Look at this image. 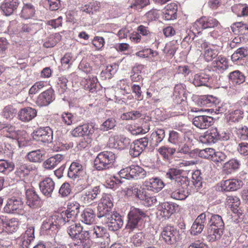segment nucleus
<instances>
[{
    "mask_svg": "<svg viewBox=\"0 0 248 248\" xmlns=\"http://www.w3.org/2000/svg\"><path fill=\"white\" fill-rule=\"evenodd\" d=\"M16 113V110L12 106L8 105L4 107L2 115L7 119L13 118Z\"/></svg>",
    "mask_w": 248,
    "mask_h": 248,
    "instance_id": "59",
    "label": "nucleus"
},
{
    "mask_svg": "<svg viewBox=\"0 0 248 248\" xmlns=\"http://www.w3.org/2000/svg\"><path fill=\"white\" fill-rule=\"evenodd\" d=\"M130 140L122 136H114L109 138L108 145L111 148L124 150L130 145Z\"/></svg>",
    "mask_w": 248,
    "mask_h": 248,
    "instance_id": "8",
    "label": "nucleus"
},
{
    "mask_svg": "<svg viewBox=\"0 0 248 248\" xmlns=\"http://www.w3.org/2000/svg\"><path fill=\"white\" fill-rule=\"evenodd\" d=\"M64 159V155L57 154L45 161L43 163V166L46 169H52L63 161Z\"/></svg>",
    "mask_w": 248,
    "mask_h": 248,
    "instance_id": "29",
    "label": "nucleus"
},
{
    "mask_svg": "<svg viewBox=\"0 0 248 248\" xmlns=\"http://www.w3.org/2000/svg\"><path fill=\"white\" fill-rule=\"evenodd\" d=\"M213 64L215 67L223 70H226L229 67L227 59L221 56H219L217 60L213 62Z\"/></svg>",
    "mask_w": 248,
    "mask_h": 248,
    "instance_id": "57",
    "label": "nucleus"
},
{
    "mask_svg": "<svg viewBox=\"0 0 248 248\" xmlns=\"http://www.w3.org/2000/svg\"><path fill=\"white\" fill-rule=\"evenodd\" d=\"M4 210L7 213L22 214L24 211L23 202L20 199L12 198L7 201Z\"/></svg>",
    "mask_w": 248,
    "mask_h": 248,
    "instance_id": "9",
    "label": "nucleus"
},
{
    "mask_svg": "<svg viewBox=\"0 0 248 248\" xmlns=\"http://www.w3.org/2000/svg\"><path fill=\"white\" fill-rule=\"evenodd\" d=\"M240 204L239 198L237 196H228L226 198V205L232 211H237V208Z\"/></svg>",
    "mask_w": 248,
    "mask_h": 248,
    "instance_id": "48",
    "label": "nucleus"
},
{
    "mask_svg": "<svg viewBox=\"0 0 248 248\" xmlns=\"http://www.w3.org/2000/svg\"><path fill=\"white\" fill-rule=\"evenodd\" d=\"M35 8V6L31 2L24 3L20 13L21 17L25 19L32 17L36 12Z\"/></svg>",
    "mask_w": 248,
    "mask_h": 248,
    "instance_id": "33",
    "label": "nucleus"
},
{
    "mask_svg": "<svg viewBox=\"0 0 248 248\" xmlns=\"http://www.w3.org/2000/svg\"><path fill=\"white\" fill-rule=\"evenodd\" d=\"M237 151L242 155L247 156L248 155V143L246 142H241L238 143L236 148Z\"/></svg>",
    "mask_w": 248,
    "mask_h": 248,
    "instance_id": "64",
    "label": "nucleus"
},
{
    "mask_svg": "<svg viewBox=\"0 0 248 248\" xmlns=\"http://www.w3.org/2000/svg\"><path fill=\"white\" fill-rule=\"evenodd\" d=\"M66 215L63 211L61 213H56L50 217L56 229L58 226L64 225L66 223H69L71 221Z\"/></svg>",
    "mask_w": 248,
    "mask_h": 248,
    "instance_id": "30",
    "label": "nucleus"
},
{
    "mask_svg": "<svg viewBox=\"0 0 248 248\" xmlns=\"http://www.w3.org/2000/svg\"><path fill=\"white\" fill-rule=\"evenodd\" d=\"M44 151L38 149L29 152L26 155V157L31 162L40 163L44 159Z\"/></svg>",
    "mask_w": 248,
    "mask_h": 248,
    "instance_id": "35",
    "label": "nucleus"
},
{
    "mask_svg": "<svg viewBox=\"0 0 248 248\" xmlns=\"http://www.w3.org/2000/svg\"><path fill=\"white\" fill-rule=\"evenodd\" d=\"M176 148L162 146L158 149V152L166 160H170L171 156L176 152Z\"/></svg>",
    "mask_w": 248,
    "mask_h": 248,
    "instance_id": "47",
    "label": "nucleus"
},
{
    "mask_svg": "<svg viewBox=\"0 0 248 248\" xmlns=\"http://www.w3.org/2000/svg\"><path fill=\"white\" fill-rule=\"evenodd\" d=\"M16 170L15 174L20 178H24L29 175L31 171L35 170L36 167L34 165L28 163H25L22 160H18L16 165Z\"/></svg>",
    "mask_w": 248,
    "mask_h": 248,
    "instance_id": "10",
    "label": "nucleus"
},
{
    "mask_svg": "<svg viewBox=\"0 0 248 248\" xmlns=\"http://www.w3.org/2000/svg\"><path fill=\"white\" fill-rule=\"evenodd\" d=\"M213 118L207 115L196 116L193 119V124L201 129L208 128L213 124Z\"/></svg>",
    "mask_w": 248,
    "mask_h": 248,
    "instance_id": "16",
    "label": "nucleus"
},
{
    "mask_svg": "<svg viewBox=\"0 0 248 248\" xmlns=\"http://www.w3.org/2000/svg\"><path fill=\"white\" fill-rule=\"evenodd\" d=\"M178 148L176 149V152L177 153L182 154L184 155L188 154L190 156L195 153L194 152L193 150H191V146L187 143H183L182 141L181 143L177 145Z\"/></svg>",
    "mask_w": 248,
    "mask_h": 248,
    "instance_id": "50",
    "label": "nucleus"
},
{
    "mask_svg": "<svg viewBox=\"0 0 248 248\" xmlns=\"http://www.w3.org/2000/svg\"><path fill=\"white\" fill-rule=\"evenodd\" d=\"M39 188L45 196L50 198L55 188V183L51 178H46L39 183Z\"/></svg>",
    "mask_w": 248,
    "mask_h": 248,
    "instance_id": "15",
    "label": "nucleus"
},
{
    "mask_svg": "<svg viewBox=\"0 0 248 248\" xmlns=\"http://www.w3.org/2000/svg\"><path fill=\"white\" fill-rule=\"evenodd\" d=\"M183 170L176 168H170L168 170L166 174V177L170 180H174L175 181L182 174Z\"/></svg>",
    "mask_w": 248,
    "mask_h": 248,
    "instance_id": "61",
    "label": "nucleus"
},
{
    "mask_svg": "<svg viewBox=\"0 0 248 248\" xmlns=\"http://www.w3.org/2000/svg\"><path fill=\"white\" fill-rule=\"evenodd\" d=\"M223 133H220L216 127H212L207 131L204 135L203 138L208 143H214L219 140H227L228 136H223ZM226 135V133H224Z\"/></svg>",
    "mask_w": 248,
    "mask_h": 248,
    "instance_id": "14",
    "label": "nucleus"
},
{
    "mask_svg": "<svg viewBox=\"0 0 248 248\" xmlns=\"http://www.w3.org/2000/svg\"><path fill=\"white\" fill-rule=\"evenodd\" d=\"M178 205L171 202H163L161 204L160 207L162 213L161 215L164 217H169L172 214L174 213L178 208Z\"/></svg>",
    "mask_w": 248,
    "mask_h": 248,
    "instance_id": "32",
    "label": "nucleus"
},
{
    "mask_svg": "<svg viewBox=\"0 0 248 248\" xmlns=\"http://www.w3.org/2000/svg\"><path fill=\"white\" fill-rule=\"evenodd\" d=\"M116 155L110 151H104L98 154L94 160V167L98 170L110 168L114 162Z\"/></svg>",
    "mask_w": 248,
    "mask_h": 248,
    "instance_id": "2",
    "label": "nucleus"
},
{
    "mask_svg": "<svg viewBox=\"0 0 248 248\" xmlns=\"http://www.w3.org/2000/svg\"><path fill=\"white\" fill-rule=\"evenodd\" d=\"M129 178H130V179H140L144 178L146 175V171L138 165H131L129 167Z\"/></svg>",
    "mask_w": 248,
    "mask_h": 248,
    "instance_id": "27",
    "label": "nucleus"
},
{
    "mask_svg": "<svg viewBox=\"0 0 248 248\" xmlns=\"http://www.w3.org/2000/svg\"><path fill=\"white\" fill-rule=\"evenodd\" d=\"M243 185L241 180L232 179L224 181L222 182L221 187L225 191H233L240 188Z\"/></svg>",
    "mask_w": 248,
    "mask_h": 248,
    "instance_id": "22",
    "label": "nucleus"
},
{
    "mask_svg": "<svg viewBox=\"0 0 248 248\" xmlns=\"http://www.w3.org/2000/svg\"><path fill=\"white\" fill-rule=\"evenodd\" d=\"M144 186L147 190L158 192L163 188L164 185L161 179L156 177L146 180L144 183Z\"/></svg>",
    "mask_w": 248,
    "mask_h": 248,
    "instance_id": "24",
    "label": "nucleus"
},
{
    "mask_svg": "<svg viewBox=\"0 0 248 248\" xmlns=\"http://www.w3.org/2000/svg\"><path fill=\"white\" fill-rule=\"evenodd\" d=\"M209 227L224 230V223L222 217L218 215H213L209 221Z\"/></svg>",
    "mask_w": 248,
    "mask_h": 248,
    "instance_id": "44",
    "label": "nucleus"
},
{
    "mask_svg": "<svg viewBox=\"0 0 248 248\" xmlns=\"http://www.w3.org/2000/svg\"><path fill=\"white\" fill-rule=\"evenodd\" d=\"M84 172L82 165L78 162H73L69 168L67 175L70 178L75 180L82 176Z\"/></svg>",
    "mask_w": 248,
    "mask_h": 248,
    "instance_id": "21",
    "label": "nucleus"
},
{
    "mask_svg": "<svg viewBox=\"0 0 248 248\" xmlns=\"http://www.w3.org/2000/svg\"><path fill=\"white\" fill-rule=\"evenodd\" d=\"M54 99V91L51 88H50L38 96L35 103L39 107L46 106L50 104Z\"/></svg>",
    "mask_w": 248,
    "mask_h": 248,
    "instance_id": "12",
    "label": "nucleus"
},
{
    "mask_svg": "<svg viewBox=\"0 0 248 248\" xmlns=\"http://www.w3.org/2000/svg\"><path fill=\"white\" fill-rule=\"evenodd\" d=\"M182 138L180 133L175 131H171L169 133L168 141L174 145H177L181 143Z\"/></svg>",
    "mask_w": 248,
    "mask_h": 248,
    "instance_id": "56",
    "label": "nucleus"
},
{
    "mask_svg": "<svg viewBox=\"0 0 248 248\" xmlns=\"http://www.w3.org/2000/svg\"><path fill=\"white\" fill-rule=\"evenodd\" d=\"M161 237L167 244H174L179 239V231L173 226H167L163 228L162 231Z\"/></svg>",
    "mask_w": 248,
    "mask_h": 248,
    "instance_id": "6",
    "label": "nucleus"
},
{
    "mask_svg": "<svg viewBox=\"0 0 248 248\" xmlns=\"http://www.w3.org/2000/svg\"><path fill=\"white\" fill-rule=\"evenodd\" d=\"M153 140H155V146H157L164 139L165 132L163 129H157L151 135Z\"/></svg>",
    "mask_w": 248,
    "mask_h": 248,
    "instance_id": "55",
    "label": "nucleus"
},
{
    "mask_svg": "<svg viewBox=\"0 0 248 248\" xmlns=\"http://www.w3.org/2000/svg\"><path fill=\"white\" fill-rule=\"evenodd\" d=\"M177 5L174 3L168 4L163 11V18L166 20H171L176 19Z\"/></svg>",
    "mask_w": 248,
    "mask_h": 248,
    "instance_id": "31",
    "label": "nucleus"
},
{
    "mask_svg": "<svg viewBox=\"0 0 248 248\" xmlns=\"http://www.w3.org/2000/svg\"><path fill=\"white\" fill-rule=\"evenodd\" d=\"M192 178L195 187L200 188L202 187V178L201 176L200 170H195L192 174Z\"/></svg>",
    "mask_w": 248,
    "mask_h": 248,
    "instance_id": "62",
    "label": "nucleus"
},
{
    "mask_svg": "<svg viewBox=\"0 0 248 248\" xmlns=\"http://www.w3.org/2000/svg\"><path fill=\"white\" fill-rule=\"evenodd\" d=\"M15 165L14 163L7 160L0 159V172L6 174L12 171Z\"/></svg>",
    "mask_w": 248,
    "mask_h": 248,
    "instance_id": "45",
    "label": "nucleus"
},
{
    "mask_svg": "<svg viewBox=\"0 0 248 248\" xmlns=\"http://www.w3.org/2000/svg\"><path fill=\"white\" fill-rule=\"evenodd\" d=\"M128 228L133 229L141 226L143 219L146 216L143 210L135 207H131L128 214Z\"/></svg>",
    "mask_w": 248,
    "mask_h": 248,
    "instance_id": "3",
    "label": "nucleus"
},
{
    "mask_svg": "<svg viewBox=\"0 0 248 248\" xmlns=\"http://www.w3.org/2000/svg\"><path fill=\"white\" fill-rule=\"evenodd\" d=\"M26 203L31 208H35L39 206L40 198L33 189H28L26 192Z\"/></svg>",
    "mask_w": 248,
    "mask_h": 248,
    "instance_id": "23",
    "label": "nucleus"
},
{
    "mask_svg": "<svg viewBox=\"0 0 248 248\" xmlns=\"http://www.w3.org/2000/svg\"><path fill=\"white\" fill-rule=\"evenodd\" d=\"M229 79L233 85H240L245 81L244 74L239 70H235L230 73Z\"/></svg>",
    "mask_w": 248,
    "mask_h": 248,
    "instance_id": "37",
    "label": "nucleus"
},
{
    "mask_svg": "<svg viewBox=\"0 0 248 248\" xmlns=\"http://www.w3.org/2000/svg\"><path fill=\"white\" fill-rule=\"evenodd\" d=\"M197 43L199 45H201V48L205 49L203 55L204 58L206 61H211L217 56V50L209 47L207 42H204L202 40H199Z\"/></svg>",
    "mask_w": 248,
    "mask_h": 248,
    "instance_id": "25",
    "label": "nucleus"
},
{
    "mask_svg": "<svg viewBox=\"0 0 248 248\" xmlns=\"http://www.w3.org/2000/svg\"><path fill=\"white\" fill-rule=\"evenodd\" d=\"M34 229L32 226L27 228L25 232L22 233L17 241L22 248H29L31 242L34 238Z\"/></svg>",
    "mask_w": 248,
    "mask_h": 248,
    "instance_id": "13",
    "label": "nucleus"
},
{
    "mask_svg": "<svg viewBox=\"0 0 248 248\" xmlns=\"http://www.w3.org/2000/svg\"><path fill=\"white\" fill-rule=\"evenodd\" d=\"M139 199L145 202V204L147 206H151L152 205L155 204L157 203V200L155 196H149L147 194V191L144 189L141 191V194L140 196Z\"/></svg>",
    "mask_w": 248,
    "mask_h": 248,
    "instance_id": "49",
    "label": "nucleus"
},
{
    "mask_svg": "<svg viewBox=\"0 0 248 248\" xmlns=\"http://www.w3.org/2000/svg\"><path fill=\"white\" fill-rule=\"evenodd\" d=\"M144 189L141 188L139 185L130 186L127 189L126 194L129 196H135L139 199V195L140 196L141 194V191H143Z\"/></svg>",
    "mask_w": 248,
    "mask_h": 248,
    "instance_id": "53",
    "label": "nucleus"
},
{
    "mask_svg": "<svg viewBox=\"0 0 248 248\" xmlns=\"http://www.w3.org/2000/svg\"><path fill=\"white\" fill-rule=\"evenodd\" d=\"M113 206V203L108 196H103L98 203L96 215L101 216L103 214L112 211Z\"/></svg>",
    "mask_w": 248,
    "mask_h": 248,
    "instance_id": "18",
    "label": "nucleus"
},
{
    "mask_svg": "<svg viewBox=\"0 0 248 248\" xmlns=\"http://www.w3.org/2000/svg\"><path fill=\"white\" fill-rule=\"evenodd\" d=\"M36 115L37 111L35 109L31 107H26L19 111L18 118L23 122H28L33 119Z\"/></svg>",
    "mask_w": 248,
    "mask_h": 248,
    "instance_id": "20",
    "label": "nucleus"
},
{
    "mask_svg": "<svg viewBox=\"0 0 248 248\" xmlns=\"http://www.w3.org/2000/svg\"><path fill=\"white\" fill-rule=\"evenodd\" d=\"M241 162L238 159L232 158L224 164L223 169L227 173H232L240 168Z\"/></svg>",
    "mask_w": 248,
    "mask_h": 248,
    "instance_id": "34",
    "label": "nucleus"
},
{
    "mask_svg": "<svg viewBox=\"0 0 248 248\" xmlns=\"http://www.w3.org/2000/svg\"><path fill=\"white\" fill-rule=\"evenodd\" d=\"M116 125V121L114 118H109L106 120L101 125L100 129L107 131L113 129Z\"/></svg>",
    "mask_w": 248,
    "mask_h": 248,
    "instance_id": "60",
    "label": "nucleus"
},
{
    "mask_svg": "<svg viewBox=\"0 0 248 248\" xmlns=\"http://www.w3.org/2000/svg\"><path fill=\"white\" fill-rule=\"evenodd\" d=\"M187 197V193L181 188H178L171 193V197L176 200H184Z\"/></svg>",
    "mask_w": 248,
    "mask_h": 248,
    "instance_id": "58",
    "label": "nucleus"
},
{
    "mask_svg": "<svg viewBox=\"0 0 248 248\" xmlns=\"http://www.w3.org/2000/svg\"><path fill=\"white\" fill-rule=\"evenodd\" d=\"M72 222V224L68 227L67 232L70 237L74 241L82 232L83 228L79 223H74V221Z\"/></svg>",
    "mask_w": 248,
    "mask_h": 248,
    "instance_id": "41",
    "label": "nucleus"
},
{
    "mask_svg": "<svg viewBox=\"0 0 248 248\" xmlns=\"http://www.w3.org/2000/svg\"><path fill=\"white\" fill-rule=\"evenodd\" d=\"M210 80L209 75L203 73L195 74L192 80V83L197 87L205 86H207V83Z\"/></svg>",
    "mask_w": 248,
    "mask_h": 248,
    "instance_id": "36",
    "label": "nucleus"
},
{
    "mask_svg": "<svg viewBox=\"0 0 248 248\" xmlns=\"http://www.w3.org/2000/svg\"><path fill=\"white\" fill-rule=\"evenodd\" d=\"M224 230L219 228L209 227L207 230V239L210 242H214L220 239Z\"/></svg>",
    "mask_w": 248,
    "mask_h": 248,
    "instance_id": "40",
    "label": "nucleus"
},
{
    "mask_svg": "<svg viewBox=\"0 0 248 248\" xmlns=\"http://www.w3.org/2000/svg\"><path fill=\"white\" fill-rule=\"evenodd\" d=\"M101 192L99 186H94L91 189L84 191L80 196V201L85 204L90 205L93 200L97 198Z\"/></svg>",
    "mask_w": 248,
    "mask_h": 248,
    "instance_id": "11",
    "label": "nucleus"
},
{
    "mask_svg": "<svg viewBox=\"0 0 248 248\" xmlns=\"http://www.w3.org/2000/svg\"><path fill=\"white\" fill-rule=\"evenodd\" d=\"M81 126L83 136L91 137L94 133L95 128L93 123L83 124Z\"/></svg>",
    "mask_w": 248,
    "mask_h": 248,
    "instance_id": "63",
    "label": "nucleus"
},
{
    "mask_svg": "<svg viewBox=\"0 0 248 248\" xmlns=\"http://www.w3.org/2000/svg\"><path fill=\"white\" fill-rule=\"evenodd\" d=\"M2 133L4 136L13 140H18V132L16 127L11 125H7L2 128Z\"/></svg>",
    "mask_w": 248,
    "mask_h": 248,
    "instance_id": "42",
    "label": "nucleus"
},
{
    "mask_svg": "<svg viewBox=\"0 0 248 248\" xmlns=\"http://www.w3.org/2000/svg\"><path fill=\"white\" fill-rule=\"evenodd\" d=\"M206 223V215L204 213L201 214L195 219L191 228V233L197 235L201 233Z\"/></svg>",
    "mask_w": 248,
    "mask_h": 248,
    "instance_id": "19",
    "label": "nucleus"
},
{
    "mask_svg": "<svg viewBox=\"0 0 248 248\" xmlns=\"http://www.w3.org/2000/svg\"><path fill=\"white\" fill-rule=\"evenodd\" d=\"M227 119L230 122L236 123L241 120L243 117V111L240 109L229 110Z\"/></svg>",
    "mask_w": 248,
    "mask_h": 248,
    "instance_id": "43",
    "label": "nucleus"
},
{
    "mask_svg": "<svg viewBox=\"0 0 248 248\" xmlns=\"http://www.w3.org/2000/svg\"><path fill=\"white\" fill-rule=\"evenodd\" d=\"M33 139L38 141L45 143L52 142L53 131L48 126L37 128L32 133Z\"/></svg>",
    "mask_w": 248,
    "mask_h": 248,
    "instance_id": "5",
    "label": "nucleus"
},
{
    "mask_svg": "<svg viewBox=\"0 0 248 248\" xmlns=\"http://www.w3.org/2000/svg\"><path fill=\"white\" fill-rule=\"evenodd\" d=\"M97 79L95 78H92L86 79L82 82L84 84V87L86 90H89L90 92L93 93L96 91Z\"/></svg>",
    "mask_w": 248,
    "mask_h": 248,
    "instance_id": "52",
    "label": "nucleus"
},
{
    "mask_svg": "<svg viewBox=\"0 0 248 248\" xmlns=\"http://www.w3.org/2000/svg\"><path fill=\"white\" fill-rule=\"evenodd\" d=\"M81 220L86 224L90 225L95 220V214L94 211L90 208L84 210L81 215Z\"/></svg>",
    "mask_w": 248,
    "mask_h": 248,
    "instance_id": "38",
    "label": "nucleus"
},
{
    "mask_svg": "<svg viewBox=\"0 0 248 248\" xmlns=\"http://www.w3.org/2000/svg\"><path fill=\"white\" fill-rule=\"evenodd\" d=\"M73 244L75 246H82L83 248H90L92 241L90 238L89 232L82 231L78 235V238L74 239Z\"/></svg>",
    "mask_w": 248,
    "mask_h": 248,
    "instance_id": "17",
    "label": "nucleus"
},
{
    "mask_svg": "<svg viewBox=\"0 0 248 248\" xmlns=\"http://www.w3.org/2000/svg\"><path fill=\"white\" fill-rule=\"evenodd\" d=\"M193 151L195 154H198L201 157L212 160L215 155V151L213 148H207L203 150L195 149Z\"/></svg>",
    "mask_w": 248,
    "mask_h": 248,
    "instance_id": "46",
    "label": "nucleus"
},
{
    "mask_svg": "<svg viewBox=\"0 0 248 248\" xmlns=\"http://www.w3.org/2000/svg\"><path fill=\"white\" fill-rule=\"evenodd\" d=\"M103 214L101 216L96 215L98 221L103 224L107 225L109 231L115 232L123 226V220L119 214L110 211Z\"/></svg>",
    "mask_w": 248,
    "mask_h": 248,
    "instance_id": "1",
    "label": "nucleus"
},
{
    "mask_svg": "<svg viewBox=\"0 0 248 248\" xmlns=\"http://www.w3.org/2000/svg\"><path fill=\"white\" fill-rule=\"evenodd\" d=\"M235 133L238 139L243 140H248V127L241 125L236 128Z\"/></svg>",
    "mask_w": 248,
    "mask_h": 248,
    "instance_id": "54",
    "label": "nucleus"
},
{
    "mask_svg": "<svg viewBox=\"0 0 248 248\" xmlns=\"http://www.w3.org/2000/svg\"><path fill=\"white\" fill-rule=\"evenodd\" d=\"M79 204L75 201L69 202L67 204V210L64 211L71 221H73L79 213Z\"/></svg>",
    "mask_w": 248,
    "mask_h": 248,
    "instance_id": "28",
    "label": "nucleus"
},
{
    "mask_svg": "<svg viewBox=\"0 0 248 248\" xmlns=\"http://www.w3.org/2000/svg\"><path fill=\"white\" fill-rule=\"evenodd\" d=\"M18 228V221L16 219L12 218L8 220L7 219L4 227V231L12 233L16 231Z\"/></svg>",
    "mask_w": 248,
    "mask_h": 248,
    "instance_id": "51",
    "label": "nucleus"
},
{
    "mask_svg": "<svg viewBox=\"0 0 248 248\" xmlns=\"http://www.w3.org/2000/svg\"><path fill=\"white\" fill-rule=\"evenodd\" d=\"M248 58V48L247 47H240L232 54V60L233 62L244 60Z\"/></svg>",
    "mask_w": 248,
    "mask_h": 248,
    "instance_id": "39",
    "label": "nucleus"
},
{
    "mask_svg": "<svg viewBox=\"0 0 248 248\" xmlns=\"http://www.w3.org/2000/svg\"><path fill=\"white\" fill-rule=\"evenodd\" d=\"M220 23L216 18L211 16H203L197 20L193 24V28L201 31L208 28H218Z\"/></svg>",
    "mask_w": 248,
    "mask_h": 248,
    "instance_id": "4",
    "label": "nucleus"
},
{
    "mask_svg": "<svg viewBox=\"0 0 248 248\" xmlns=\"http://www.w3.org/2000/svg\"><path fill=\"white\" fill-rule=\"evenodd\" d=\"M148 142L149 140L147 137L135 140L130 145L129 149L130 155L134 157L138 156L147 147Z\"/></svg>",
    "mask_w": 248,
    "mask_h": 248,
    "instance_id": "7",
    "label": "nucleus"
},
{
    "mask_svg": "<svg viewBox=\"0 0 248 248\" xmlns=\"http://www.w3.org/2000/svg\"><path fill=\"white\" fill-rule=\"evenodd\" d=\"M18 5V0H5L1 5L0 9L5 15L8 16L12 15L16 10Z\"/></svg>",
    "mask_w": 248,
    "mask_h": 248,
    "instance_id": "26",
    "label": "nucleus"
}]
</instances>
